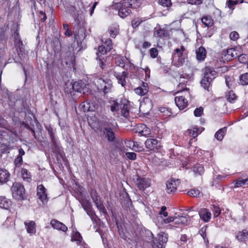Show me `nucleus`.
I'll return each mask as SVG.
<instances>
[{"label": "nucleus", "mask_w": 248, "mask_h": 248, "mask_svg": "<svg viewBox=\"0 0 248 248\" xmlns=\"http://www.w3.org/2000/svg\"><path fill=\"white\" fill-rule=\"evenodd\" d=\"M89 90L87 85L83 82L82 80L75 81L73 83H67L65 84L64 88L65 92L67 93L70 94L71 95H74V92H79L85 94L88 92Z\"/></svg>", "instance_id": "nucleus-1"}, {"label": "nucleus", "mask_w": 248, "mask_h": 248, "mask_svg": "<svg viewBox=\"0 0 248 248\" xmlns=\"http://www.w3.org/2000/svg\"><path fill=\"white\" fill-rule=\"evenodd\" d=\"M217 72L213 68L206 67L204 70L203 77L201 81V86L205 90L209 91L211 82L215 78Z\"/></svg>", "instance_id": "nucleus-2"}, {"label": "nucleus", "mask_w": 248, "mask_h": 248, "mask_svg": "<svg viewBox=\"0 0 248 248\" xmlns=\"http://www.w3.org/2000/svg\"><path fill=\"white\" fill-rule=\"evenodd\" d=\"M129 105L126 99H117L110 107V110L114 112L119 110L120 108L122 115L127 118L129 115Z\"/></svg>", "instance_id": "nucleus-3"}, {"label": "nucleus", "mask_w": 248, "mask_h": 248, "mask_svg": "<svg viewBox=\"0 0 248 248\" xmlns=\"http://www.w3.org/2000/svg\"><path fill=\"white\" fill-rule=\"evenodd\" d=\"M102 132L105 138L109 142L115 141L116 137L114 132L115 126L113 124L109 122H105L102 124Z\"/></svg>", "instance_id": "nucleus-4"}, {"label": "nucleus", "mask_w": 248, "mask_h": 248, "mask_svg": "<svg viewBox=\"0 0 248 248\" xmlns=\"http://www.w3.org/2000/svg\"><path fill=\"white\" fill-rule=\"evenodd\" d=\"M13 197L18 200H24L25 197V188L24 186L18 182H15L11 187Z\"/></svg>", "instance_id": "nucleus-5"}, {"label": "nucleus", "mask_w": 248, "mask_h": 248, "mask_svg": "<svg viewBox=\"0 0 248 248\" xmlns=\"http://www.w3.org/2000/svg\"><path fill=\"white\" fill-rule=\"evenodd\" d=\"M98 90L102 91L105 94L109 93L112 87V81L108 78H99L95 81Z\"/></svg>", "instance_id": "nucleus-6"}, {"label": "nucleus", "mask_w": 248, "mask_h": 248, "mask_svg": "<svg viewBox=\"0 0 248 248\" xmlns=\"http://www.w3.org/2000/svg\"><path fill=\"white\" fill-rule=\"evenodd\" d=\"M167 241V234L164 232H161L154 239L152 244L153 248H164V246Z\"/></svg>", "instance_id": "nucleus-7"}, {"label": "nucleus", "mask_w": 248, "mask_h": 248, "mask_svg": "<svg viewBox=\"0 0 248 248\" xmlns=\"http://www.w3.org/2000/svg\"><path fill=\"white\" fill-rule=\"evenodd\" d=\"M180 181L178 179L170 178L166 182V191L168 194H174L180 185Z\"/></svg>", "instance_id": "nucleus-8"}, {"label": "nucleus", "mask_w": 248, "mask_h": 248, "mask_svg": "<svg viewBox=\"0 0 248 248\" xmlns=\"http://www.w3.org/2000/svg\"><path fill=\"white\" fill-rule=\"evenodd\" d=\"M145 145L147 149L151 151L158 150L161 147L160 141L154 139H147Z\"/></svg>", "instance_id": "nucleus-9"}, {"label": "nucleus", "mask_w": 248, "mask_h": 248, "mask_svg": "<svg viewBox=\"0 0 248 248\" xmlns=\"http://www.w3.org/2000/svg\"><path fill=\"white\" fill-rule=\"evenodd\" d=\"M37 195L39 199L43 203L47 202L48 198L46 192V189L43 185L38 186L37 187Z\"/></svg>", "instance_id": "nucleus-10"}, {"label": "nucleus", "mask_w": 248, "mask_h": 248, "mask_svg": "<svg viewBox=\"0 0 248 248\" xmlns=\"http://www.w3.org/2000/svg\"><path fill=\"white\" fill-rule=\"evenodd\" d=\"M13 37L14 38L15 46L16 48L17 52L20 51V52H22L24 49L23 44L22 41L21 40L18 30H16L15 31L13 35Z\"/></svg>", "instance_id": "nucleus-11"}, {"label": "nucleus", "mask_w": 248, "mask_h": 248, "mask_svg": "<svg viewBox=\"0 0 248 248\" xmlns=\"http://www.w3.org/2000/svg\"><path fill=\"white\" fill-rule=\"evenodd\" d=\"M136 183L137 187L140 190H144L149 187L151 185L150 181L144 178H138Z\"/></svg>", "instance_id": "nucleus-12"}, {"label": "nucleus", "mask_w": 248, "mask_h": 248, "mask_svg": "<svg viewBox=\"0 0 248 248\" xmlns=\"http://www.w3.org/2000/svg\"><path fill=\"white\" fill-rule=\"evenodd\" d=\"M75 39L78 42H82L86 37V30L84 28H79L74 33Z\"/></svg>", "instance_id": "nucleus-13"}, {"label": "nucleus", "mask_w": 248, "mask_h": 248, "mask_svg": "<svg viewBox=\"0 0 248 248\" xmlns=\"http://www.w3.org/2000/svg\"><path fill=\"white\" fill-rule=\"evenodd\" d=\"M51 226L54 229L63 232L67 231V227L62 222L56 220L52 219L50 222Z\"/></svg>", "instance_id": "nucleus-14"}, {"label": "nucleus", "mask_w": 248, "mask_h": 248, "mask_svg": "<svg viewBox=\"0 0 248 248\" xmlns=\"http://www.w3.org/2000/svg\"><path fill=\"white\" fill-rule=\"evenodd\" d=\"M199 215L201 219L205 222H208L211 217V214L209 210L203 208L199 211Z\"/></svg>", "instance_id": "nucleus-15"}, {"label": "nucleus", "mask_w": 248, "mask_h": 248, "mask_svg": "<svg viewBox=\"0 0 248 248\" xmlns=\"http://www.w3.org/2000/svg\"><path fill=\"white\" fill-rule=\"evenodd\" d=\"M175 102L180 109H183L187 105V101L183 96H177L175 97Z\"/></svg>", "instance_id": "nucleus-16"}, {"label": "nucleus", "mask_w": 248, "mask_h": 248, "mask_svg": "<svg viewBox=\"0 0 248 248\" xmlns=\"http://www.w3.org/2000/svg\"><path fill=\"white\" fill-rule=\"evenodd\" d=\"M135 93L139 95L143 96L148 92V87L147 83L142 82V84L140 87L135 89Z\"/></svg>", "instance_id": "nucleus-17"}, {"label": "nucleus", "mask_w": 248, "mask_h": 248, "mask_svg": "<svg viewBox=\"0 0 248 248\" xmlns=\"http://www.w3.org/2000/svg\"><path fill=\"white\" fill-rule=\"evenodd\" d=\"M79 202L84 210L86 211L88 215H89V212L92 208V205L90 200L86 198H82L79 200Z\"/></svg>", "instance_id": "nucleus-18"}, {"label": "nucleus", "mask_w": 248, "mask_h": 248, "mask_svg": "<svg viewBox=\"0 0 248 248\" xmlns=\"http://www.w3.org/2000/svg\"><path fill=\"white\" fill-rule=\"evenodd\" d=\"M101 100H96V99L93 100H90V111H95L100 110L101 107Z\"/></svg>", "instance_id": "nucleus-19"}, {"label": "nucleus", "mask_w": 248, "mask_h": 248, "mask_svg": "<svg viewBox=\"0 0 248 248\" xmlns=\"http://www.w3.org/2000/svg\"><path fill=\"white\" fill-rule=\"evenodd\" d=\"M12 205L11 201L6 197L0 196V207L5 209H9Z\"/></svg>", "instance_id": "nucleus-20"}, {"label": "nucleus", "mask_w": 248, "mask_h": 248, "mask_svg": "<svg viewBox=\"0 0 248 248\" xmlns=\"http://www.w3.org/2000/svg\"><path fill=\"white\" fill-rule=\"evenodd\" d=\"M128 73L127 72L123 71L122 73H118L116 74V77L118 80V82L120 83L122 86L124 87L126 84L125 78L127 77Z\"/></svg>", "instance_id": "nucleus-21"}, {"label": "nucleus", "mask_w": 248, "mask_h": 248, "mask_svg": "<svg viewBox=\"0 0 248 248\" xmlns=\"http://www.w3.org/2000/svg\"><path fill=\"white\" fill-rule=\"evenodd\" d=\"M10 177L9 172L6 170L0 169V183H5L7 182Z\"/></svg>", "instance_id": "nucleus-22"}, {"label": "nucleus", "mask_w": 248, "mask_h": 248, "mask_svg": "<svg viewBox=\"0 0 248 248\" xmlns=\"http://www.w3.org/2000/svg\"><path fill=\"white\" fill-rule=\"evenodd\" d=\"M236 238L240 242H245L248 239V231L246 230H243L238 232L236 236Z\"/></svg>", "instance_id": "nucleus-23"}, {"label": "nucleus", "mask_w": 248, "mask_h": 248, "mask_svg": "<svg viewBox=\"0 0 248 248\" xmlns=\"http://www.w3.org/2000/svg\"><path fill=\"white\" fill-rule=\"evenodd\" d=\"M24 224L28 233L30 234H34L35 233V223L33 221H31L29 222H25Z\"/></svg>", "instance_id": "nucleus-24"}, {"label": "nucleus", "mask_w": 248, "mask_h": 248, "mask_svg": "<svg viewBox=\"0 0 248 248\" xmlns=\"http://www.w3.org/2000/svg\"><path fill=\"white\" fill-rule=\"evenodd\" d=\"M206 57L205 49L201 46L196 50V57L199 61H203Z\"/></svg>", "instance_id": "nucleus-25"}, {"label": "nucleus", "mask_w": 248, "mask_h": 248, "mask_svg": "<svg viewBox=\"0 0 248 248\" xmlns=\"http://www.w3.org/2000/svg\"><path fill=\"white\" fill-rule=\"evenodd\" d=\"M173 223L178 225H187L188 219L186 217H174Z\"/></svg>", "instance_id": "nucleus-26"}, {"label": "nucleus", "mask_w": 248, "mask_h": 248, "mask_svg": "<svg viewBox=\"0 0 248 248\" xmlns=\"http://www.w3.org/2000/svg\"><path fill=\"white\" fill-rule=\"evenodd\" d=\"M139 133L143 136L147 137L151 135L150 129L146 125L141 124L139 127Z\"/></svg>", "instance_id": "nucleus-27"}, {"label": "nucleus", "mask_w": 248, "mask_h": 248, "mask_svg": "<svg viewBox=\"0 0 248 248\" xmlns=\"http://www.w3.org/2000/svg\"><path fill=\"white\" fill-rule=\"evenodd\" d=\"M226 56L229 60L234 59L238 57L237 52L234 48H231L227 50Z\"/></svg>", "instance_id": "nucleus-28"}, {"label": "nucleus", "mask_w": 248, "mask_h": 248, "mask_svg": "<svg viewBox=\"0 0 248 248\" xmlns=\"http://www.w3.org/2000/svg\"><path fill=\"white\" fill-rule=\"evenodd\" d=\"M130 13L131 10L130 9L120 7L118 11V15L121 17L124 18L125 17L128 16Z\"/></svg>", "instance_id": "nucleus-29"}, {"label": "nucleus", "mask_w": 248, "mask_h": 248, "mask_svg": "<svg viewBox=\"0 0 248 248\" xmlns=\"http://www.w3.org/2000/svg\"><path fill=\"white\" fill-rule=\"evenodd\" d=\"M204 168L202 165L198 164L193 167V171L196 175H202L204 172Z\"/></svg>", "instance_id": "nucleus-30"}, {"label": "nucleus", "mask_w": 248, "mask_h": 248, "mask_svg": "<svg viewBox=\"0 0 248 248\" xmlns=\"http://www.w3.org/2000/svg\"><path fill=\"white\" fill-rule=\"evenodd\" d=\"M226 132V128L225 127L218 130L215 134V138L218 140H221Z\"/></svg>", "instance_id": "nucleus-31"}, {"label": "nucleus", "mask_w": 248, "mask_h": 248, "mask_svg": "<svg viewBox=\"0 0 248 248\" xmlns=\"http://www.w3.org/2000/svg\"><path fill=\"white\" fill-rule=\"evenodd\" d=\"M21 176L24 181L27 182L30 181L31 180V173L26 169H22L21 171Z\"/></svg>", "instance_id": "nucleus-32"}, {"label": "nucleus", "mask_w": 248, "mask_h": 248, "mask_svg": "<svg viewBox=\"0 0 248 248\" xmlns=\"http://www.w3.org/2000/svg\"><path fill=\"white\" fill-rule=\"evenodd\" d=\"M51 142L53 144V147L52 149L53 150L54 152L59 153L61 151V147L60 145L59 142H58L57 139H54L53 140H51Z\"/></svg>", "instance_id": "nucleus-33"}, {"label": "nucleus", "mask_w": 248, "mask_h": 248, "mask_svg": "<svg viewBox=\"0 0 248 248\" xmlns=\"http://www.w3.org/2000/svg\"><path fill=\"white\" fill-rule=\"evenodd\" d=\"M239 83L242 85H248V73H245L239 76Z\"/></svg>", "instance_id": "nucleus-34"}, {"label": "nucleus", "mask_w": 248, "mask_h": 248, "mask_svg": "<svg viewBox=\"0 0 248 248\" xmlns=\"http://www.w3.org/2000/svg\"><path fill=\"white\" fill-rule=\"evenodd\" d=\"M94 204L100 212H102L104 215H107V210L101 200L98 201V202H94Z\"/></svg>", "instance_id": "nucleus-35"}, {"label": "nucleus", "mask_w": 248, "mask_h": 248, "mask_svg": "<svg viewBox=\"0 0 248 248\" xmlns=\"http://www.w3.org/2000/svg\"><path fill=\"white\" fill-rule=\"evenodd\" d=\"M186 49L183 46H181L180 48H176L174 50L175 53L173 55V59L175 57L180 58L183 56V52L185 51Z\"/></svg>", "instance_id": "nucleus-36"}, {"label": "nucleus", "mask_w": 248, "mask_h": 248, "mask_svg": "<svg viewBox=\"0 0 248 248\" xmlns=\"http://www.w3.org/2000/svg\"><path fill=\"white\" fill-rule=\"evenodd\" d=\"M183 78H184L182 77V75H181L179 79V84L177 86V92H180L181 91H184L187 90L185 84L186 81L181 80V79Z\"/></svg>", "instance_id": "nucleus-37"}, {"label": "nucleus", "mask_w": 248, "mask_h": 248, "mask_svg": "<svg viewBox=\"0 0 248 248\" xmlns=\"http://www.w3.org/2000/svg\"><path fill=\"white\" fill-rule=\"evenodd\" d=\"M133 0H123L121 3L118 4V7H124L125 8H130L132 7Z\"/></svg>", "instance_id": "nucleus-38"}, {"label": "nucleus", "mask_w": 248, "mask_h": 248, "mask_svg": "<svg viewBox=\"0 0 248 248\" xmlns=\"http://www.w3.org/2000/svg\"><path fill=\"white\" fill-rule=\"evenodd\" d=\"M155 33L156 37L160 38L167 37L169 36L168 31L164 29H159L157 30Z\"/></svg>", "instance_id": "nucleus-39"}, {"label": "nucleus", "mask_w": 248, "mask_h": 248, "mask_svg": "<svg viewBox=\"0 0 248 248\" xmlns=\"http://www.w3.org/2000/svg\"><path fill=\"white\" fill-rule=\"evenodd\" d=\"M202 23L206 27H211L213 24V20L211 17L204 16L202 18Z\"/></svg>", "instance_id": "nucleus-40"}, {"label": "nucleus", "mask_w": 248, "mask_h": 248, "mask_svg": "<svg viewBox=\"0 0 248 248\" xmlns=\"http://www.w3.org/2000/svg\"><path fill=\"white\" fill-rule=\"evenodd\" d=\"M245 185L248 186V178H246L243 180L238 179L235 182L234 187H239Z\"/></svg>", "instance_id": "nucleus-41"}, {"label": "nucleus", "mask_w": 248, "mask_h": 248, "mask_svg": "<svg viewBox=\"0 0 248 248\" xmlns=\"http://www.w3.org/2000/svg\"><path fill=\"white\" fill-rule=\"evenodd\" d=\"M199 128L194 127L193 129H188L186 132L189 135H190V137H192L193 138H195L199 134Z\"/></svg>", "instance_id": "nucleus-42"}, {"label": "nucleus", "mask_w": 248, "mask_h": 248, "mask_svg": "<svg viewBox=\"0 0 248 248\" xmlns=\"http://www.w3.org/2000/svg\"><path fill=\"white\" fill-rule=\"evenodd\" d=\"M226 97L227 100L231 103H233L236 99L235 94L232 91H230L228 93L226 94Z\"/></svg>", "instance_id": "nucleus-43"}, {"label": "nucleus", "mask_w": 248, "mask_h": 248, "mask_svg": "<svg viewBox=\"0 0 248 248\" xmlns=\"http://www.w3.org/2000/svg\"><path fill=\"white\" fill-rule=\"evenodd\" d=\"M187 194L191 196L194 197H200L202 195V194L197 189H192L187 192Z\"/></svg>", "instance_id": "nucleus-44"}, {"label": "nucleus", "mask_w": 248, "mask_h": 248, "mask_svg": "<svg viewBox=\"0 0 248 248\" xmlns=\"http://www.w3.org/2000/svg\"><path fill=\"white\" fill-rule=\"evenodd\" d=\"M206 229H207L206 226L203 227L200 230L199 233L201 234V235L203 239H204V242L206 243H208V240L207 238L206 237Z\"/></svg>", "instance_id": "nucleus-45"}, {"label": "nucleus", "mask_w": 248, "mask_h": 248, "mask_svg": "<svg viewBox=\"0 0 248 248\" xmlns=\"http://www.w3.org/2000/svg\"><path fill=\"white\" fill-rule=\"evenodd\" d=\"M84 111H90V105L89 101L83 102L80 105Z\"/></svg>", "instance_id": "nucleus-46"}, {"label": "nucleus", "mask_w": 248, "mask_h": 248, "mask_svg": "<svg viewBox=\"0 0 248 248\" xmlns=\"http://www.w3.org/2000/svg\"><path fill=\"white\" fill-rule=\"evenodd\" d=\"M238 3L237 0H228L226 2V6L232 11L234 6Z\"/></svg>", "instance_id": "nucleus-47"}, {"label": "nucleus", "mask_w": 248, "mask_h": 248, "mask_svg": "<svg viewBox=\"0 0 248 248\" xmlns=\"http://www.w3.org/2000/svg\"><path fill=\"white\" fill-rule=\"evenodd\" d=\"M90 194L92 199L94 203L96 202H98V201L100 200V198L98 195L95 190H92Z\"/></svg>", "instance_id": "nucleus-48"}, {"label": "nucleus", "mask_w": 248, "mask_h": 248, "mask_svg": "<svg viewBox=\"0 0 248 248\" xmlns=\"http://www.w3.org/2000/svg\"><path fill=\"white\" fill-rule=\"evenodd\" d=\"M211 209L215 217H218L220 214L221 210L218 206L213 205Z\"/></svg>", "instance_id": "nucleus-49"}, {"label": "nucleus", "mask_w": 248, "mask_h": 248, "mask_svg": "<svg viewBox=\"0 0 248 248\" xmlns=\"http://www.w3.org/2000/svg\"><path fill=\"white\" fill-rule=\"evenodd\" d=\"M225 82L227 86L229 88H232L233 83V78L230 76H226Z\"/></svg>", "instance_id": "nucleus-50"}, {"label": "nucleus", "mask_w": 248, "mask_h": 248, "mask_svg": "<svg viewBox=\"0 0 248 248\" xmlns=\"http://www.w3.org/2000/svg\"><path fill=\"white\" fill-rule=\"evenodd\" d=\"M238 61L240 62L245 63L248 61V55L244 54L238 55Z\"/></svg>", "instance_id": "nucleus-51"}, {"label": "nucleus", "mask_w": 248, "mask_h": 248, "mask_svg": "<svg viewBox=\"0 0 248 248\" xmlns=\"http://www.w3.org/2000/svg\"><path fill=\"white\" fill-rule=\"evenodd\" d=\"M98 52L97 53L98 57H100L99 56V53H100L101 55H104L106 54L108 51L107 50L106 46L104 45L99 46L98 48Z\"/></svg>", "instance_id": "nucleus-52"}, {"label": "nucleus", "mask_w": 248, "mask_h": 248, "mask_svg": "<svg viewBox=\"0 0 248 248\" xmlns=\"http://www.w3.org/2000/svg\"><path fill=\"white\" fill-rule=\"evenodd\" d=\"M23 162L22 157L18 156L15 158L14 161V164L16 167H19Z\"/></svg>", "instance_id": "nucleus-53"}, {"label": "nucleus", "mask_w": 248, "mask_h": 248, "mask_svg": "<svg viewBox=\"0 0 248 248\" xmlns=\"http://www.w3.org/2000/svg\"><path fill=\"white\" fill-rule=\"evenodd\" d=\"M106 47L107 50L110 51L112 48V43L110 39L106 40L105 42L104 45Z\"/></svg>", "instance_id": "nucleus-54"}, {"label": "nucleus", "mask_w": 248, "mask_h": 248, "mask_svg": "<svg viewBox=\"0 0 248 248\" xmlns=\"http://www.w3.org/2000/svg\"><path fill=\"white\" fill-rule=\"evenodd\" d=\"M141 21H142L139 18L134 19L131 22L132 27L133 28H136L140 25Z\"/></svg>", "instance_id": "nucleus-55"}, {"label": "nucleus", "mask_w": 248, "mask_h": 248, "mask_svg": "<svg viewBox=\"0 0 248 248\" xmlns=\"http://www.w3.org/2000/svg\"><path fill=\"white\" fill-rule=\"evenodd\" d=\"M135 145L132 148V150L135 152H140L143 150L142 147L141 146L140 143L137 141H135Z\"/></svg>", "instance_id": "nucleus-56"}, {"label": "nucleus", "mask_w": 248, "mask_h": 248, "mask_svg": "<svg viewBox=\"0 0 248 248\" xmlns=\"http://www.w3.org/2000/svg\"><path fill=\"white\" fill-rule=\"evenodd\" d=\"M125 156L129 159L134 160L136 159L137 155L134 152H127L125 153Z\"/></svg>", "instance_id": "nucleus-57"}, {"label": "nucleus", "mask_w": 248, "mask_h": 248, "mask_svg": "<svg viewBox=\"0 0 248 248\" xmlns=\"http://www.w3.org/2000/svg\"><path fill=\"white\" fill-rule=\"evenodd\" d=\"M203 112V108L200 107L199 108H197L194 111V114L196 117H200L202 115Z\"/></svg>", "instance_id": "nucleus-58"}, {"label": "nucleus", "mask_w": 248, "mask_h": 248, "mask_svg": "<svg viewBox=\"0 0 248 248\" xmlns=\"http://www.w3.org/2000/svg\"><path fill=\"white\" fill-rule=\"evenodd\" d=\"M185 58L183 56H182L180 58H178V61L176 63H175V65L177 67H180L182 66L185 63Z\"/></svg>", "instance_id": "nucleus-59"}, {"label": "nucleus", "mask_w": 248, "mask_h": 248, "mask_svg": "<svg viewBox=\"0 0 248 248\" xmlns=\"http://www.w3.org/2000/svg\"><path fill=\"white\" fill-rule=\"evenodd\" d=\"M239 37L238 33L235 31H232L230 34V38L232 40L236 41Z\"/></svg>", "instance_id": "nucleus-60"}, {"label": "nucleus", "mask_w": 248, "mask_h": 248, "mask_svg": "<svg viewBox=\"0 0 248 248\" xmlns=\"http://www.w3.org/2000/svg\"><path fill=\"white\" fill-rule=\"evenodd\" d=\"M73 239L74 241L80 242L82 240V237L78 232H77L73 236Z\"/></svg>", "instance_id": "nucleus-61"}, {"label": "nucleus", "mask_w": 248, "mask_h": 248, "mask_svg": "<svg viewBox=\"0 0 248 248\" xmlns=\"http://www.w3.org/2000/svg\"><path fill=\"white\" fill-rule=\"evenodd\" d=\"M150 54L151 57L155 58L158 55V51L155 48H152L150 50Z\"/></svg>", "instance_id": "nucleus-62"}, {"label": "nucleus", "mask_w": 248, "mask_h": 248, "mask_svg": "<svg viewBox=\"0 0 248 248\" xmlns=\"http://www.w3.org/2000/svg\"><path fill=\"white\" fill-rule=\"evenodd\" d=\"M159 3L164 7H169L171 5L170 0H159Z\"/></svg>", "instance_id": "nucleus-63"}, {"label": "nucleus", "mask_w": 248, "mask_h": 248, "mask_svg": "<svg viewBox=\"0 0 248 248\" xmlns=\"http://www.w3.org/2000/svg\"><path fill=\"white\" fill-rule=\"evenodd\" d=\"M39 17L40 18V20L43 22H45L47 19L45 13L42 11L39 12Z\"/></svg>", "instance_id": "nucleus-64"}]
</instances>
